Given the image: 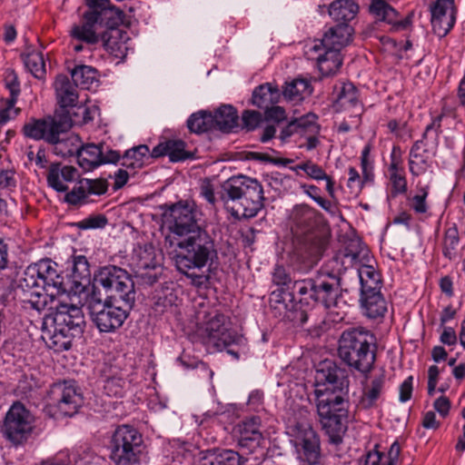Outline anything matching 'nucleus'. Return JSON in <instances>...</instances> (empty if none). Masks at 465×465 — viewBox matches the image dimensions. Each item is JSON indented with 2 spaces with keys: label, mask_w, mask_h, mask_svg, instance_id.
<instances>
[{
  "label": "nucleus",
  "mask_w": 465,
  "mask_h": 465,
  "mask_svg": "<svg viewBox=\"0 0 465 465\" xmlns=\"http://www.w3.org/2000/svg\"><path fill=\"white\" fill-rule=\"evenodd\" d=\"M5 85L10 92V97L17 99L20 94V83L13 70H7L5 74Z\"/></svg>",
  "instance_id": "55"
},
{
  "label": "nucleus",
  "mask_w": 465,
  "mask_h": 465,
  "mask_svg": "<svg viewBox=\"0 0 465 465\" xmlns=\"http://www.w3.org/2000/svg\"><path fill=\"white\" fill-rule=\"evenodd\" d=\"M265 110V117L269 121H275L277 123L282 122L286 119L285 110L277 105H270Z\"/></svg>",
  "instance_id": "58"
},
{
  "label": "nucleus",
  "mask_w": 465,
  "mask_h": 465,
  "mask_svg": "<svg viewBox=\"0 0 465 465\" xmlns=\"http://www.w3.org/2000/svg\"><path fill=\"white\" fill-rule=\"evenodd\" d=\"M430 12L434 33L440 37L445 36L456 21L454 0H436Z\"/></svg>",
  "instance_id": "21"
},
{
  "label": "nucleus",
  "mask_w": 465,
  "mask_h": 465,
  "mask_svg": "<svg viewBox=\"0 0 465 465\" xmlns=\"http://www.w3.org/2000/svg\"><path fill=\"white\" fill-rule=\"evenodd\" d=\"M289 430L293 437L297 457L302 465H324L320 440L312 426L302 420L291 423Z\"/></svg>",
  "instance_id": "15"
},
{
  "label": "nucleus",
  "mask_w": 465,
  "mask_h": 465,
  "mask_svg": "<svg viewBox=\"0 0 465 465\" xmlns=\"http://www.w3.org/2000/svg\"><path fill=\"white\" fill-rule=\"evenodd\" d=\"M373 336L362 328L344 331L339 339L338 353L350 367L361 372L371 370L375 361Z\"/></svg>",
  "instance_id": "6"
},
{
  "label": "nucleus",
  "mask_w": 465,
  "mask_h": 465,
  "mask_svg": "<svg viewBox=\"0 0 465 465\" xmlns=\"http://www.w3.org/2000/svg\"><path fill=\"white\" fill-rule=\"evenodd\" d=\"M34 421L33 414L21 402L16 401L5 415V434L10 440L19 443L31 434Z\"/></svg>",
  "instance_id": "16"
},
{
  "label": "nucleus",
  "mask_w": 465,
  "mask_h": 465,
  "mask_svg": "<svg viewBox=\"0 0 465 465\" xmlns=\"http://www.w3.org/2000/svg\"><path fill=\"white\" fill-rule=\"evenodd\" d=\"M290 169L297 172L298 170H302L305 172V174H325L321 168H319L316 164L307 162L300 164H296L295 166H290Z\"/></svg>",
  "instance_id": "62"
},
{
  "label": "nucleus",
  "mask_w": 465,
  "mask_h": 465,
  "mask_svg": "<svg viewBox=\"0 0 465 465\" xmlns=\"http://www.w3.org/2000/svg\"><path fill=\"white\" fill-rule=\"evenodd\" d=\"M443 369H440L437 365L430 366L428 370V393L432 395L436 390L439 376Z\"/></svg>",
  "instance_id": "57"
},
{
  "label": "nucleus",
  "mask_w": 465,
  "mask_h": 465,
  "mask_svg": "<svg viewBox=\"0 0 465 465\" xmlns=\"http://www.w3.org/2000/svg\"><path fill=\"white\" fill-rule=\"evenodd\" d=\"M117 300L108 297L103 303L96 299L94 292L88 302V309L93 322L102 332H113L119 329L128 317L132 307H125L124 303L118 305Z\"/></svg>",
  "instance_id": "13"
},
{
  "label": "nucleus",
  "mask_w": 465,
  "mask_h": 465,
  "mask_svg": "<svg viewBox=\"0 0 465 465\" xmlns=\"http://www.w3.org/2000/svg\"><path fill=\"white\" fill-rule=\"evenodd\" d=\"M163 221L167 230L164 246L177 271L194 286L205 284L209 277L203 269L216 256V250L211 236L198 224L193 207L173 204L163 212Z\"/></svg>",
  "instance_id": "1"
},
{
  "label": "nucleus",
  "mask_w": 465,
  "mask_h": 465,
  "mask_svg": "<svg viewBox=\"0 0 465 465\" xmlns=\"http://www.w3.org/2000/svg\"><path fill=\"white\" fill-rule=\"evenodd\" d=\"M186 147L187 144L183 140L169 139L153 147V156L159 158L167 155L172 163L194 159V153L187 150Z\"/></svg>",
  "instance_id": "25"
},
{
  "label": "nucleus",
  "mask_w": 465,
  "mask_h": 465,
  "mask_svg": "<svg viewBox=\"0 0 465 465\" xmlns=\"http://www.w3.org/2000/svg\"><path fill=\"white\" fill-rule=\"evenodd\" d=\"M54 87L57 104L61 108L67 109L76 106L79 98L77 86L66 75H57Z\"/></svg>",
  "instance_id": "29"
},
{
  "label": "nucleus",
  "mask_w": 465,
  "mask_h": 465,
  "mask_svg": "<svg viewBox=\"0 0 465 465\" xmlns=\"http://www.w3.org/2000/svg\"><path fill=\"white\" fill-rule=\"evenodd\" d=\"M135 273L145 282L153 284L157 281L156 272H153L156 269L157 262L153 247L140 248L134 258Z\"/></svg>",
  "instance_id": "26"
},
{
  "label": "nucleus",
  "mask_w": 465,
  "mask_h": 465,
  "mask_svg": "<svg viewBox=\"0 0 465 465\" xmlns=\"http://www.w3.org/2000/svg\"><path fill=\"white\" fill-rule=\"evenodd\" d=\"M95 282L110 292L108 297L119 299L125 307H133L135 301L134 283L125 270L114 265L104 266L95 275Z\"/></svg>",
  "instance_id": "12"
},
{
  "label": "nucleus",
  "mask_w": 465,
  "mask_h": 465,
  "mask_svg": "<svg viewBox=\"0 0 465 465\" xmlns=\"http://www.w3.org/2000/svg\"><path fill=\"white\" fill-rule=\"evenodd\" d=\"M412 376L406 378L400 386V396L399 400L401 402H406L411 400L412 395Z\"/></svg>",
  "instance_id": "59"
},
{
  "label": "nucleus",
  "mask_w": 465,
  "mask_h": 465,
  "mask_svg": "<svg viewBox=\"0 0 465 465\" xmlns=\"http://www.w3.org/2000/svg\"><path fill=\"white\" fill-rule=\"evenodd\" d=\"M72 81L78 87L90 90L98 82V72L95 68L88 65L75 66L71 72Z\"/></svg>",
  "instance_id": "39"
},
{
  "label": "nucleus",
  "mask_w": 465,
  "mask_h": 465,
  "mask_svg": "<svg viewBox=\"0 0 465 465\" xmlns=\"http://www.w3.org/2000/svg\"><path fill=\"white\" fill-rule=\"evenodd\" d=\"M47 183L57 192L69 191L64 201L69 204L81 203L91 194L101 195L107 190V182L99 177L96 179H80L74 183V176H46Z\"/></svg>",
  "instance_id": "11"
},
{
  "label": "nucleus",
  "mask_w": 465,
  "mask_h": 465,
  "mask_svg": "<svg viewBox=\"0 0 465 465\" xmlns=\"http://www.w3.org/2000/svg\"><path fill=\"white\" fill-rule=\"evenodd\" d=\"M310 88L311 84L307 80L297 78L286 83L282 94L287 100L298 102L303 100L306 94H310Z\"/></svg>",
  "instance_id": "43"
},
{
  "label": "nucleus",
  "mask_w": 465,
  "mask_h": 465,
  "mask_svg": "<svg viewBox=\"0 0 465 465\" xmlns=\"http://www.w3.org/2000/svg\"><path fill=\"white\" fill-rule=\"evenodd\" d=\"M89 262L84 255H74L71 261V277L75 284L81 285L83 282L90 279Z\"/></svg>",
  "instance_id": "45"
},
{
  "label": "nucleus",
  "mask_w": 465,
  "mask_h": 465,
  "mask_svg": "<svg viewBox=\"0 0 465 465\" xmlns=\"http://www.w3.org/2000/svg\"><path fill=\"white\" fill-rule=\"evenodd\" d=\"M433 407L442 418H446L450 410V401L447 397L440 396L435 400Z\"/></svg>",
  "instance_id": "61"
},
{
  "label": "nucleus",
  "mask_w": 465,
  "mask_h": 465,
  "mask_svg": "<svg viewBox=\"0 0 465 465\" xmlns=\"http://www.w3.org/2000/svg\"><path fill=\"white\" fill-rule=\"evenodd\" d=\"M386 378L383 373L373 376L362 390L360 403L362 408L370 409L377 406L385 390Z\"/></svg>",
  "instance_id": "32"
},
{
  "label": "nucleus",
  "mask_w": 465,
  "mask_h": 465,
  "mask_svg": "<svg viewBox=\"0 0 465 465\" xmlns=\"http://www.w3.org/2000/svg\"><path fill=\"white\" fill-rule=\"evenodd\" d=\"M17 99L8 98L0 108V123L6 124L20 114V108L15 107Z\"/></svg>",
  "instance_id": "51"
},
{
  "label": "nucleus",
  "mask_w": 465,
  "mask_h": 465,
  "mask_svg": "<svg viewBox=\"0 0 465 465\" xmlns=\"http://www.w3.org/2000/svg\"><path fill=\"white\" fill-rule=\"evenodd\" d=\"M457 335L453 328L444 327L440 341L446 345L451 346L457 343Z\"/></svg>",
  "instance_id": "63"
},
{
  "label": "nucleus",
  "mask_w": 465,
  "mask_h": 465,
  "mask_svg": "<svg viewBox=\"0 0 465 465\" xmlns=\"http://www.w3.org/2000/svg\"><path fill=\"white\" fill-rule=\"evenodd\" d=\"M422 425L426 429H437L440 427V422L436 420L433 411H428L423 416Z\"/></svg>",
  "instance_id": "64"
},
{
  "label": "nucleus",
  "mask_w": 465,
  "mask_h": 465,
  "mask_svg": "<svg viewBox=\"0 0 465 465\" xmlns=\"http://www.w3.org/2000/svg\"><path fill=\"white\" fill-rule=\"evenodd\" d=\"M401 171H403L402 151L399 145H394L391 153L389 172L391 174H398Z\"/></svg>",
  "instance_id": "54"
},
{
  "label": "nucleus",
  "mask_w": 465,
  "mask_h": 465,
  "mask_svg": "<svg viewBox=\"0 0 465 465\" xmlns=\"http://www.w3.org/2000/svg\"><path fill=\"white\" fill-rule=\"evenodd\" d=\"M243 460L238 452L232 450H223L217 453L211 465H244Z\"/></svg>",
  "instance_id": "47"
},
{
  "label": "nucleus",
  "mask_w": 465,
  "mask_h": 465,
  "mask_svg": "<svg viewBox=\"0 0 465 465\" xmlns=\"http://www.w3.org/2000/svg\"><path fill=\"white\" fill-rule=\"evenodd\" d=\"M369 10L379 21L386 22L398 27L404 26L401 22L397 21L398 12L384 0H371Z\"/></svg>",
  "instance_id": "40"
},
{
  "label": "nucleus",
  "mask_w": 465,
  "mask_h": 465,
  "mask_svg": "<svg viewBox=\"0 0 465 465\" xmlns=\"http://www.w3.org/2000/svg\"><path fill=\"white\" fill-rule=\"evenodd\" d=\"M272 282L278 285L285 287L287 290H292L293 292V283L290 274L286 272L282 266H276L272 273Z\"/></svg>",
  "instance_id": "52"
},
{
  "label": "nucleus",
  "mask_w": 465,
  "mask_h": 465,
  "mask_svg": "<svg viewBox=\"0 0 465 465\" xmlns=\"http://www.w3.org/2000/svg\"><path fill=\"white\" fill-rule=\"evenodd\" d=\"M360 302L363 314L370 319L383 317L387 312V302L381 290L361 292Z\"/></svg>",
  "instance_id": "30"
},
{
  "label": "nucleus",
  "mask_w": 465,
  "mask_h": 465,
  "mask_svg": "<svg viewBox=\"0 0 465 465\" xmlns=\"http://www.w3.org/2000/svg\"><path fill=\"white\" fill-rule=\"evenodd\" d=\"M390 185L392 195L404 193L407 189L405 176H391Z\"/></svg>",
  "instance_id": "60"
},
{
  "label": "nucleus",
  "mask_w": 465,
  "mask_h": 465,
  "mask_svg": "<svg viewBox=\"0 0 465 465\" xmlns=\"http://www.w3.org/2000/svg\"><path fill=\"white\" fill-rule=\"evenodd\" d=\"M53 393L56 397L57 408L67 416L76 413L83 404V398L75 385L71 381L57 383L53 388Z\"/></svg>",
  "instance_id": "23"
},
{
  "label": "nucleus",
  "mask_w": 465,
  "mask_h": 465,
  "mask_svg": "<svg viewBox=\"0 0 465 465\" xmlns=\"http://www.w3.org/2000/svg\"><path fill=\"white\" fill-rule=\"evenodd\" d=\"M428 195V188L424 187L420 193L414 195L411 200V208L417 213H425L427 212L426 197Z\"/></svg>",
  "instance_id": "56"
},
{
  "label": "nucleus",
  "mask_w": 465,
  "mask_h": 465,
  "mask_svg": "<svg viewBox=\"0 0 465 465\" xmlns=\"http://www.w3.org/2000/svg\"><path fill=\"white\" fill-rule=\"evenodd\" d=\"M324 52L317 56V65L322 76H330L338 72L342 64L340 52L322 49Z\"/></svg>",
  "instance_id": "38"
},
{
  "label": "nucleus",
  "mask_w": 465,
  "mask_h": 465,
  "mask_svg": "<svg viewBox=\"0 0 465 465\" xmlns=\"http://www.w3.org/2000/svg\"><path fill=\"white\" fill-rule=\"evenodd\" d=\"M320 132V127L317 124V116L314 114H307L299 118L291 121L281 133L282 140L293 134H299L304 138V141L300 143V147L311 151L316 148L319 144L317 134Z\"/></svg>",
  "instance_id": "18"
},
{
  "label": "nucleus",
  "mask_w": 465,
  "mask_h": 465,
  "mask_svg": "<svg viewBox=\"0 0 465 465\" xmlns=\"http://www.w3.org/2000/svg\"><path fill=\"white\" fill-rule=\"evenodd\" d=\"M343 256L352 265H358L357 272L361 282V292L381 289V276L376 270L372 257L367 247L359 240H351L345 248Z\"/></svg>",
  "instance_id": "10"
},
{
  "label": "nucleus",
  "mask_w": 465,
  "mask_h": 465,
  "mask_svg": "<svg viewBox=\"0 0 465 465\" xmlns=\"http://www.w3.org/2000/svg\"><path fill=\"white\" fill-rule=\"evenodd\" d=\"M27 157L30 163H35L37 167L35 170V173L41 172L44 174H74L76 171L73 166L62 165L60 162L51 160L44 149H39L36 154L29 152Z\"/></svg>",
  "instance_id": "27"
},
{
  "label": "nucleus",
  "mask_w": 465,
  "mask_h": 465,
  "mask_svg": "<svg viewBox=\"0 0 465 465\" xmlns=\"http://www.w3.org/2000/svg\"><path fill=\"white\" fill-rule=\"evenodd\" d=\"M261 418L252 416L239 422L234 428V433L238 437L239 445L250 450L251 453H259L256 460L263 456L261 443L263 441Z\"/></svg>",
  "instance_id": "19"
},
{
  "label": "nucleus",
  "mask_w": 465,
  "mask_h": 465,
  "mask_svg": "<svg viewBox=\"0 0 465 465\" xmlns=\"http://www.w3.org/2000/svg\"><path fill=\"white\" fill-rule=\"evenodd\" d=\"M339 374L340 371L332 361L322 362L315 375L318 388L322 385L325 386L323 391H335L339 388Z\"/></svg>",
  "instance_id": "34"
},
{
  "label": "nucleus",
  "mask_w": 465,
  "mask_h": 465,
  "mask_svg": "<svg viewBox=\"0 0 465 465\" xmlns=\"http://www.w3.org/2000/svg\"><path fill=\"white\" fill-rule=\"evenodd\" d=\"M212 118L213 129L222 133H234L239 128L238 112L231 104H222L212 113Z\"/></svg>",
  "instance_id": "28"
},
{
  "label": "nucleus",
  "mask_w": 465,
  "mask_h": 465,
  "mask_svg": "<svg viewBox=\"0 0 465 465\" xmlns=\"http://www.w3.org/2000/svg\"><path fill=\"white\" fill-rule=\"evenodd\" d=\"M280 98V90L276 85L271 83L262 84L257 86L252 93L253 105L265 109L270 105L275 104Z\"/></svg>",
  "instance_id": "37"
},
{
  "label": "nucleus",
  "mask_w": 465,
  "mask_h": 465,
  "mask_svg": "<svg viewBox=\"0 0 465 465\" xmlns=\"http://www.w3.org/2000/svg\"><path fill=\"white\" fill-rule=\"evenodd\" d=\"M225 207L236 219L252 218L262 208L261 183L250 176H231L223 185Z\"/></svg>",
  "instance_id": "4"
},
{
  "label": "nucleus",
  "mask_w": 465,
  "mask_h": 465,
  "mask_svg": "<svg viewBox=\"0 0 465 465\" xmlns=\"http://www.w3.org/2000/svg\"><path fill=\"white\" fill-rule=\"evenodd\" d=\"M332 98L337 107L346 110L353 109L354 113L351 115L352 123L357 126L361 124V115L362 113V104L359 99V91L351 82H338L332 91Z\"/></svg>",
  "instance_id": "20"
},
{
  "label": "nucleus",
  "mask_w": 465,
  "mask_h": 465,
  "mask_svg": "<svg viewBox=\"0 0 465 465\" xmlns=\"http://www.w3.org/2000/svg\"><path fill=\"white\" fill-rule=\"evenodd\" d=\"M352 34L353 28L350 24H336L324 33L321 40L315 41L312 50L317 53L328 49L341 53V48L351 42Z\"/></svg>",
  "instance_id": "22"
},
{
  "label": "nucleus",
  "mask_w": 465,
  "mask_h": 465,
  "mask_svg": "<svg viewBox=\"0 0 465 465\" xmlns=\"http://www.w3.org/2000/svg\"><path fill=\"white\" fill-rule=\"evenodd\" d=\"M187 127L195 134L213 131L212 112L200 111L193 114L187 120Z\"/></svg>",
  "instance_id": "44"
},
{
  "label": "nucleus",
  "mask_w": 465,
  "mask_h": 465,
  "mask_svg": "<svg viewBox=\"0 0 465 465\" xmlns=\"http://www.w3.org/2000/svg\"><path fill=\"white\" fill-rule=\"evenodd\" d=\"M359 5L353 0H335L329 7L330 16L337 23L351 22L356 16Z\"/></svg>",
  "instance_id": "35"
},
{
  "label": "nucleus",
  "mask_w": 465,
  "mask_h": 465,
  "mask_svg": "<svg viewBox=\"0 0 465 465\" xmlns=\"http://www.w3.org/2000/svg\"><path fill=\"white\" fill-rule=\"evenodd\" d=\"M423 137L420 140H418L414 143L411 149L410 153V172L411 174H420L421 173L426 172V162L422 159L420 154V151L427 152L428 150L425 148L426 144L424 143Z\"/></svg>",
  "instance_id": "46"
},
{
  "label": "nucleus",
  "mask_w": 465,
  "mask_h": 465,
  "mask_svg": "<svg viewBox=\"0 0 465 465\" xmlns=\"http://www.w3.org/2000/svg\"><path fill=\"white\" fill-rule=\"evenodd\" d=\"M143 437L130 425L119 426L111 439V458L116 465H140Z\"/></svg>",
  "instance_id": "9"
},
{
  "label": "nucleus",
  "mask_w": 465,
  "mask_h": 465,
  "mask_svg": "<svg viewBox=\"0 0 465 465\" xmlns=\"http://www.w3.org/2000/svg\"><path fill=\"white\" fill-rule=\"evenodd\" d=\"M373 145L371 143H367L361 153V168L362 174H371L374 167V157L371 154Z\"/></svg>",
  "instance_id": "50"
},
{
  "label": "nucleus",
  "mask_w": 465,
  "mask_h": 465,
  "mask_svg": "<svg viewBox=\"0 0 465 465\" xmlns=\"http://www.w3.org/2000/svg\"><path fill=\"white\" fill-rule=\"evenodd\" d=\"M62 127V123L56 122L52 117L31 118L23 126L22 132L25 137L39 141L44 140L46 143L54 140L57 130Z\"/></svg>",
  "instance_id": "24"
},
{
  "label": "nucleus",
  "mask_w": 465,
  "mask_h": 465,
  "mask_svg": "<svg viewBox=\"0 0 465 465\" xmlns=\"http://www.w3.org/2000/svg\"><path fill=\"white\" fill-rule=\"evenodd\" d=\"M17 292L25 308L40 312L47 305V297L54 302L55 298L66 293V289L58 264L46 258L27 266Z\"/></svg>",
  "instance_id": "3"
},
{
  "label": "nucleus",
  "mask_w": 465,
  "mask_h": 465,
  "mask_svg": "<svg viewBox=\"0 0 465 465\" xmlns=\"http://www.w3.org/2000/svg\"><path fill=\"white\" fill-rule=\"evenodd\" d=\"M313 216L312 210L307 206L296 207L292 214L296 251L311 263L320 259L325 248V240L311 230Z\"/></svg>",
  "instance_id": "8"
},
{
  "label": "nucleus",
  "mask_w": 465,
  "mask_h": 465,
  "mask_svg": "<svg viewBox=\"0 0 465 465\" xmlns=\"http://www.w3.org/2000/svg\"><path fill=\"white\" fill-rule=\"evenodd\" d=\"M242 129L251 132L255 130L262 122V115L260 112L244 110L242 114Z\"/></svg>",
  "instance_id": "49"
},
{
  "label": "nucleus",
  "mask_w": 465,
  "mask_h": 465,
  "mask_svg": "<svg viewBox=\"0 0 465 465\" xmlns=\"http://www.w3.org/2000/svg\"><path fill=\"white\" fill-rule=\"evenodd\" d=\"M48 143L53 145L54 154L66 157L77 153L81 141L78 135L67 134L62 125L54 134V140Z\"/></svg>",
  "instance_id": "31"
},
{
  "label": "nucleus",
  "mask_w": 465,
  "mask_h": 465,
  "mask_svg": "<svg viewBox=\"0 0 465 465\" xmlns=\"http://www.w3.org/2000/svg\"><path fill=\"white\" fill-rule=\"evenodd\" d=\"M401 448L397 442H393L387 453L372 450L367 453L364 465H396Z\"/></svg>",
  "instance_id": "41"
},
{
  "label": "nucleus",
  "mask_w": 465,
  "mask_h": 465,
  "mask_svg": "<svg viewBox=\"0 0 465 465\" xmlns=\"http://www.w3.org/2000/svg\"><path fill=\"white\" fill-rule=\"evenodd\" d=\"M460 242L459 232L455 227L449 228L443 241V255L448 259H452L455 250Z\"/></svg>",
  "instance_id": "48"
},
{
  "label": "nucleus",
  "mask_w": 465,
  "mask_h": 465,
  "mask_svg": "<svg viewBox=\"0 0 465 465\" xmlns=\"http://www.w3.org/2000/svg\"><path fill=\"white\" fill-rule=\"evenodd\" d=\"M154 158L153 151L150 152L147 145H138L127 150L122 157L121 164L129 169L142 168Z\"/></svg>",
  "instance_id": "36"
},
{
  "label": "nucleus",
  "mask_w": 465,
  "mask_h": 465,
  "mask_svg": "<svg viewBox=\"0 0 465 465\" xmlns=\"http://www.w3.org/2000/svg\"><path fill=\"white\" fill-rule=\"evenodd\" d=\"M315 393L317 411L322 426L329 428L340 424L345 411L343 398L334 391H323L321 388H317Z\"/></svg>",
  "instance_id": "17"
},
{
  "label": "nucleus",
  "mask_w": 465,
  "mask_h": 465,
  "mask_svg": "<svg viewBox=\"0 0 465 465\" xmlns=\"http://www.w3.org/2000/svg\"><path fill=\"white\" fill-rule=\"evenodd\" d=\"M198 331L203 342L217 351L231 345H245V338L226 326V317L222 313L209 314L207 321L199 326Z\"/></svg>",
  "instance_id": "14"
},
{
  "label": "nucleus",
  "mask_w": 465,
  "mask_h": 465,
  "mask_svg": "<svg viewBox=\"0 0 465 465\" xmlns=\"http://www.w3.org/2000/svg\"><path fill=\"white\" fill-rule=\"evenodd\" d=\"M85 5L81 23L71 27L70 36L86 45L102 42L106 50L114 52L121 34L119 26L124 22V11L111 0H85Z\"/></svg>",
  "instance_id": "2"
},
{
  "label": "nucleus",
  "mask_w": 465,
  "mask_h": 465,
  "mask_svg": "<svg viewBox=\"0 0 465 465\" xmlns=\"http://www.w3.org/2000/svg\"><path fill=\"white\" fill-rule=\"evenodd\" d=\"M68 294L55 298L50 309L54 310L52 317V330L49 331L50 340L55 351L70 349L72 339L80 334L84 323L82 309L68 303Z\"/></svg>",
  "instance_id": "5"
},
{
  "label": "nucleus",
  "mask_w": 465,
  "mask_h": 465,
  "mask_svg": "<svg viewBox=\"0 0 465 465\" xmlns=\"http://www.w3.org/2000/svg\"><path fill=\"white\" fill-rule=\"evenodd\" d=\"M102 145H96L94 143H88L82 145L80 143L79 151L77 152V162L79 165L85 172H92L96 167L103 164L102 160Z\"/></svg>",
  "instance_id": "33"
},
{
  "label": "nucleus",
  "mask_w": 465,
  "mask_h": 465,
  "mask_svg": "<svg viewBox=\"0 0 465 465\" xmlns=\"http://www.w3.org/2000/svg\"><path fill=\"white\" fill-rule=\"evenodd\" d=\"M340 290L339 279L330 273L295 281L293 283V294L300 296V302L305 304L320 303L325 308L336 305Z\"/></svg>",
  "instance_id": "7"
},
{
  "label": "nucleus",
  "mask_w": 465,
  "mask_h": 465,
  "mask_svg": "<svg viewBox=\"0 0 465 465\" xmlns=\"http://www.w3.org/2000/svg\"><path fill=\"white\" fill-rule=\"evenodd\" d=\"M107 224V219L103 214L91 215L77 223L82 230L100 229Z\"/></svg>",
  "instance_id": "53"
},
{
  "label": "nucleus",
  "mask_w": 465,
  "mask_h": 465,
  "mask_svg": "<svg viewBox=\"0 0 465 465\" xmlns=\"http://www.w3.org/2000/svg\"><path fill=\"white\" fill-rule=\"evenodd\" d=\"M22 59L27 70L38 79L45 74V63L43 54L37 50H30L22 54Z\"/></svg>",
  "instance_id": "42"
}]
</instances>
